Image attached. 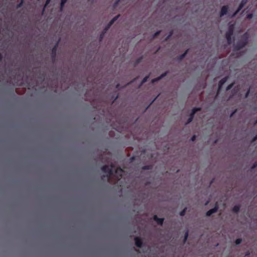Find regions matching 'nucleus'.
Here are the masks:
<instances>
[{"label": "nucleus", "instance_id": "f257e3e1", "mask_svg": "<svg viewBox=\"0 0 257 257\" xmlns=\"http://www.w3.org/2000/svg\"><path fill=\"white\" fill-rule=\"evenodd\" d=\"M102 171L106 174L107 180L114 176L117 179L120 180L124 174V171L120 167L116 168L112 163L110 165H105L101 168Z\"/></svg>", "mask_w": 257, "mask_h": 257}, {"label": "nucleus", "instance_id": "f03ea898", "mask_svg": "<svg viewBox=\"0 0 257 257\" xmlns=\"http://www.w3.org/2000/svg\"><path fill=\"white\" fill-rule=\"evenodd\" d=\"M135 240L136 245L139 248L141 247L142 245V241L141 239L138 237H136L135 238Z\"/></svg>", "mask_w": 257, "mask_h": 257}, {"label": "nucleus", "instance_id": "7ed1b4c3", "mask_svg": "<svg viewBox=\"0 0 257 257\" xmlns=\"http://www.w3.org/2000/svg\"><path fill=\"white\" fill-rule=\"evenodd\" d=\"M154 219L160 225H162L164 221L163 218H159L157 215L154 216Z\"/></svg>", "mask_w": 257, "mask_h": 257}, {"label": "nucleus", "instance_id": "20e7f679", "mask_svg": "<svg viewBox=\"0 0 257 257\" xmlns=\"http://www.w3.org/2000/svg\"><path fill=\"white\" fill-rule=\"evenodd\" d=\"M247 2V0H242L241 2L239 5L238 9L235 13L234 15H235L239 11H240L243 7V6L246 4Z\"/></svg>", "mask_w": 257, "mask_h": 257}, {"label": "nucleus", "instance_id": "39448f33", "mask_svg": "<svg viewBox=\"0 0 257 257\" xmlns=\"http://www.w3.org/2000/svg\"><path fill=\"white\" fill-rule=\"evenodd\" d=\"M217 207H215L214 208H212V209L208 210L206 213V215H207V216H210L213 213L216 212L217 211Z\"/></svg>", "mask_w": 257, "mask_h": 257}, {"label": "nucleus", "instance_id": "423d86ee", "mask_svg": "<svg viewBox=\"0 0 257 257\" xmlns=\"http://www.w3.org/2000/svg\"><path fill=\"white\" fill-rule=\"evenodd\" d=\"M200 110V108H195L193 109L192 110V112L191 113V116H190V117L189 118V120H188V122H190L192 121V118H193V115L194 114V113H195L196 111H198Z\"/></svg>", "mask_w": 257, "mask_h": 257}, {"label": "nucleus", "instance_id": "0eeeda50", "mask_svg": "<svg viewBox=\"0 0 257 257\" xmlns=\"http://www.w3.org/2000/svg\"><path fill=\"white\" fill-rule=\"evenodd\" d=\"M227 79V78L226 77L220 81L219 84V87H218V91L221 89L222 85L226 81Z\"/></svg>", "mask_w": 257, "mask_h": 257}, {"label": "nucleus", "instance_id": "6e6552de", "mask_svg": "<svg viewBox=\"0 0 257 257\" xmlns=\"http://www.w3.org/2000/svg\"><path fill=\"white\" fill-rule=\"evenodd\" d=\"M232 28H230L229 32L226 34V38H227V39L229 43H230V35L232 34Z\"/></svg>", "mask_w": 257, "mask_h": 257}, {"label": "nucleus", "instance_id": "1a4fd4ad", "mask_svg": "<svg viewBox=\"0 0 257 257\" xmlns=\"http://www.w3.org/2000/svg\"><path fill=\"white\" fill-rule=\"evenodd\" d=\"M227 8L226 7H223L221 9V14L220 16H223L226 14L227 12Z\"/></svg>", "mask_w": 257, "mask_h": 257}, {"label": "nucleus", "instance_id": "9d476101", "mask_svg": "<svg viewBox=\"0 0 257 257\" xmlns=\"http://www.w3.org/2000/svg\"><path fill=\"white\" fill-rule=\"evenodd\" d=\"M118 17V16H116V17L114 18H113V19L110 21V22L109 23V25H108V28H108L110 27V26L111 25H112V23H113V22H114V21L117 19V18Z\"/></svg>", "mask_w": 257, "mask_h": 257}, {"label": "nucleus", "instance_id": "9b49d317", "mask_svg": "<svg viewBox=\"0 0 257 257\" xmlns=\"http://www.w3.org/2000/svg\"><path fill=\"white\" fill-rule=\"evenodd\" d=\"M239 210V207L237 206H235L233 208V211L235 212H237Z\"/></svg>", "mask_w": 257, "mask_h": 257}, {"label": "nucleus", "instance_id": "f8f14e48", "mask_svg": "<svg viewBox=\"0 0 257 257\" xmlns=\"http://www.w3.org/2000/svg\"><path fill=\"white\" fill-rule=\"evenodd\" d=\"M242 241V239H240V238H238L236 240H235V243L236 245H238L240 243H241Z\"/></svg>", "mask_w": 257, "mask_h": 257}, {"label": "nucleus", "instance_id": "ddd939ff", "mask_svg": "<svg viewBox=\"0 0 257 257\" xmlns=\"http://www.w3.org/2000/svg\"><path fill=\"white\" fill-rule=\"evenodd\" d=\"M186 210V208H185L182 211H181L180 213V215L182 216H184L185 214Z\"/></svg>", "mask_w": 257, "mask_h": 257}, {"label": "nucleus", "instance_id": "4468645a", "mask_svg": "<svg viewBox=\"0 0 257 257\" xmlns=\"http://www.w3.org/2000/svg\"><path fill=\"white\" fill-rule=\"evenodd\" d=\"M66 1H67V0H61V8L64 6V5L66 2Z\"/></svg>", "mask_w": 257, "mask_h": 257}, {"label": "nucleus", "instance_id": "2eb2a0df", "mask_svg": "<svg viewBox=\"0 0 257 257\" xmlns=\"http://www.w3.org/2000/svg\"><path fill=\"white\" fill-rule=\"evenodd\" d=\"M188 236V232H186L185 234V236H184V241H185L187 240Z\"/></svg>", "mask_w": 257, "mask_h": 257}, {"label": "nucleus", "instance_id": "dca6fc26", "mask_svg": "<svg viewBox=\"0 0 257 257\" xmlns=\"http://www.w3.org/2000/svg\"><path fill=\"white\" fill-rule=\"evenodd\" d=\"M164 75H165V74H164V75H162L160 77H159V78H158L157 79H154V80H153V82H155V81H157L158 79H160L161 78H162V77L163 76H164Z\"/></svg>", "mask_w": 257, "mask_h": 257}, {"label": "nucleus", "instance_id": "f3484780", "mask_svg": "<svg viewBox=\"0 0 257 257\" xmlns=\"http://www.w3.org/2000/svg\"><path fill=\"white\" fill-rule=\"evenodd\" d=\"M51 0H47L45 4V7L49 3Z\"/></svg>", "mask_w": 257, "mask_h": 257}, {"label": "nucleus", "instance_id": "a211bd4d", "mask_svg": "<svg viewBox=\"0 0 257 257\" xmlns=\"http://www.w3.org/2000/svg\"><path fill=\"white\" fill-rule=\"evenodd\" d=\"M232 86V84H231V85H229L227 87V90H228V89H230L231 88Z\"/></svg>", "mask_w": 257, "mask_h": 257}, {"label": "nucleus", "instance_id": "6ab92c4d", "mask_svg": "<svg viewBox=\"0 0 257 257\" xmlns=\"http://www.w3.org/2000/svg\"><path fill=\"white\" fill-rule=\"evenodd\" d=\"M251 17H252V15L251 14H249V15H247V18L248 19H250Z\"/></svg>", "mask_w": 257, "mask_h": 257}, {"label": "nucleus", "instance_id": "aec40b11", "mask_svg": "<svg viewBox=\"0 0 257 257\" xmlns=\"http://www.w3.org/2000/svg\"><path fill=\"white\" fill-rule=\"evenodd\" d=\"M147 77L143 79V82H142V83H143L147 81Z\"/></svg>", "mask_w": 257, "mask_h": 257}]
</instances>
